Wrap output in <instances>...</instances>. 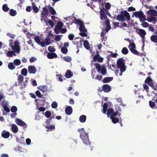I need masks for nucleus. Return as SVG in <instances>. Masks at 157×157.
<instances>
[{
  "label": "nucleus",
  "mask_w": 157,
  "mask_h": 157,
  "mask_svg": "<svg viewBox=\"0 0 157 157\" xmlns=\"http://www.w3.org/2000/svg\"><path fill=\"white\" fill-rule=\"evenodd\" d=\"M78 131L80 134V137L82 140L84 144L86 145L90 144L91 142L89 141L88 134L85 132L84 129L82 128L78 129Z\"/></svg>",
  "instance_id": "obj_1"
},
{
  "label": "nucleus",
  "mask_w": 157,
  "mask_h": 157,
  "mask_svg": "<svg viewBox=\"0 0 157 157\" xmlns=\"http://www.w3.org/2000/svg\"><path fill=\"white\" fill-rule=\"evenodd\" d=\"M116 19L119 21H124L126 20L128 21L130 20V16L126 10H124L121 11L120 14L117 16Z\"/></svg>",
  "instance_id": "obj_2"
},
{
  "label": "nucleus",
  "mask_w": 157,
  "mask_h": 157,
  "mask_svg": "<svg viewBox=\"0 0 157 157\" xmlns=\"http://www.w3.org/2000/svg\"><path fill=\"white\" fill-rule=\"evenodd\" d=\"M125 60L123 58H119L117 62V68L120 69V71H125L126 69V67L125 65Z\"/></svg>",
  "instance_id": "obj_3"
},
{
  "label": "nucleus",
  "mask_w": 157,
  "mask_h": 157,
  "mask_svg": "<svg viewBox=\"0 0 157 157\" xmlns=\"http://www.w3.org/2000/svg\"><path fill=\"white\" fill-rule=\"evenodd\" d=\"M96 69L97 70L98 73H101L102 75H105L107 73V71L105 67L102 66L101 67V65L98 63H95L94 64Z\"/></svg>",
  "instance_id": "obj_4"
},
{
  "label": "nucleus",
  "mask_w": 157,
  "mask_h": 157,
  "mask_svg": "<svg viewBox=\"0 0 157 157\" xmlns=\"http://www.w3.org/2000/svg\"><path fill=\"white\" fill-rule=\"evenodd\" d=\"M79 29L80 32L79 33L80 36L82 37H86L87 36V34L86 33L87 30L85 28L84 24L80 25Z\"/></svg>",
  "instance_id": "obj_5"
},
{
  "label": "nucleus",
  "mask_w": 157,
  "mask_h": 157,
  "mask_svg": "<svg viewBox=\"0 0 157 157\" xmlns=\"http://www.w3.org/2000/svg\"><path fill=\"white\" fill-rule=\"evenodd\" d=\"M18 43V40H16L14 42V45H13L11 47L12 49L17 54H19L20 51V48Z\"/></svg>",
  "instance_id": "obj_6"
},
{
  "label": "nucleus",
  "mask_w": 157,
  "mask_h": 157,
  "mask_svg": "<svg viewBox=\"0 0 157 157\" xmlns=\"http://www.w3.org/2000/svg\"><path fill=\"white\" fill-rule=\"evenodd\" d=\"M63 25V23L61 21H58L57 25H56L54 28V31L56 34L60 33V30L62 28Z\"/></svg>",
  "instance_id": "obj_7"
},
{
  "label": "nucleus",
  "mask_w": 157,
  "mask_h": 157,
  "mask_svg": "<svg viewBox=\"0 0 157 157\" xmlns=\"http://www.w3.org/2000/svg\"><path fill=\"white\" fill-rule=\"evenodd\" d=\"M15 121L17 125L23 127V128H27V124L21 120L16 118L15 119Z\"/></svg>",
  "instance_id": "obj_8"
},
{
  "label": "nucleus",
  "mask_w": 157,
  "mask_h": 157,
  "mask_svg": "<svg viewBox=\"0 0 157 157\" xmlns=\"http://www.w3.org/2000/svg\"><path fill=\"white\" fill-rule=\"evenodd\" d=\"M41 37L40 36H36L34 38L35 41L39 45L42 47L45 46V43L44 41H40Z\"/></svg>",
  "instance_id": "obj_9"
},
{
  "label": "nucleus",
  "mask_w": 157,
  "mask_h": 157,
  "mask_svg": "<svg viewBox=\"0 0 157 157\" xmlns=\"http://www.w3.org/2000/svg\"><path fill=\"white\" fill-rule=\"evenodd\" d=\"M37 88L41 92L42 94L46 93L48 90V87L45 85L37 86Z\"/></svg>",
  "instance_id": "obj_10"
},
{
  "label": "nucleus",
  "mask_w": 157,
  "mask_h": 157,
  "mask_svg": "<svg viewBox=\"0 0 157 157\" xmlns=\"http://www.w3.org/2000/svg\"><path fill=\"white\" fill-rule=\"evenodd\" d=\"M28 71L30 74H35L37 71L36 67L32 65L29 66L28 67Z\"/></svg>",
  "instance_id": "obj_11"
},
{
  "label": "nucleus",
  "mask_w": 157,
  "mask_h": 157,
  "mask_svg": "<svg viewBox=\"0 0 157 157\" xmlns=\"http://www.w3.org/2000/svg\"><path fill=\"white\" fill-rule=\"evenodd\" d=\"M100 13L101 16L100 18L101 20H104L108 19L105 11L102 9H100Z\"/></svg>",
  "instance_id": "obj_12"
},
{
  "label": "nucleus",
  "mask_w": 157,
  "mask_h": 157,
  "mask_svg": "<svg viewBox=\"0 0 157 157\" xmlns=\"http://www.w3.org/2000/svg\"><path fill=\"white\" fill-rule=\"evenodd\" d=\"M102 90L104 92L108 93L111 90V87L108 84H105L102 86Z\"/></svg>",
  "instance_id": "obj_13"
},
{
  "label": "nucleus",
  "mask_w": 157,
  "mask_h": 157,
  "mask_svg": "<svg viewBox=\"0 0 157 157\" xmlns=\"http://www.w3.org/2000/svg\"><path fill=\"white\" fill-rule=\"evenodd\" d=\"M48 6H46L43 8L41 14L43 17H45L48 15Z\"/></svg>",
  "instance_id": "obj_14"
},
{
  "label": "nucleus",
  "mask_w": 157,
  "mask_h": 157,
  "mask_svg": "<svg viewBox=\"0 0 157 157\" xmlns=\"http://www.w3.org/2000/svg\"><path fill=\"white\" fill-rule=\"evenodd\" d=\"M136 32L142 37V39L145 38V36L146 34L145 31L141 29H140L136 30Z\"/></svg>",
  "instance_id": "obj_15"
},
{
  "label": "nucleus",
  "mask_w": 157,
  "mask_h": 157,
  "mask_svg": "<svg viewBox=\"0 0 157 157\" xmlns=\"http://www.w3.org/2000/svg\"><path fill=\"white\" fill-rule=\"evenodd\" d=\"M2 136L4 138L7 139L10 136V133L8 131L3 130L1 133Z\"/></svg>",
  "instance_id": "obj_16"
},
{
  "label": "nucleus",
  "mask_w": 157,
  "mask_h": 157,
  "mask_svg": "<svg viewBox=\"0 0 157 157\" xmlns=\"http://www.w3.org/2000/svg\"><path fill=\"white\" fill-rule=\"evenodd\" d=\"M65 113L67 115H71L72 113V108L70 106H68L65 109Z\"/></svg>",
  "instance_id": "obj_17"
},
{
  "label": "nucleus",
  "mask_w": 157,
  "mask_h": 157,
  "mask_svg": "<svg viewBox=\"0 0 157 157\" xmlns=\"http://www.w3.org/2000/svg\"><path fill=\"white\" fill-rule=\"evenodd\" d=\"M47 57L49 59H52L54 58H56L57 56L55 53H48L47 55Z\"/></svg>",
  "instance_id": "obj_18"
},
{
  "label": "nucleus",
  "mask_w": 157,
  "mask_h": 157,
  "mask_svg": "<svg viewBox=\"0 0 157 157\" xmlns=\"http://www.w3.org/2000/svg\"><path fill=\"white\" fill-rule=\"evenodd\" d=\"M147 13L150 15L154 16H157V11L155 10H149L147 11Z\"/></svg>",
  "instance_id": "obj_19"
},
{
  "label": "nucleus",
  "mask_w": 157,
  "mask_h": 157,
  "mask_svg": "<svg viewBox=\"0 0 157 157\" xmlns=\"http://www.w3.org/2000/svg\"><path fill=\"white\" fill-rule=\"evenodd\" d=\"M12 131L14 133H17L18 131V128L17 126L14 124H12L11 127Z\"/></svg>",
  "instance_id": "obj_20"
},
{
  "label": "nucleus",
  "mask_w": 157,
  "mask_h": 157,
  "mask_svg": "<svg viewBox=\"0 0 157 157\" xmlns=\"http://www.w3.org/2000/svg\"><path fill=\"white\" fill-rule=\"evenodd\" d=\"M143 13L141 10L139 11H136L134 13L133 15L136 17H138L139 18L143 14Z\"/></svg>",
  "instance_id": "obj_21"
},
{
  "label": "nucleus",
  "mask_w": 157,
  "mask_h": 157,
  "mask_svg": "<svg viewBox=\"0 0 157 157\" xmlns=\"http://www.w3.org/2000/svg\"><path fill=\"white\" fill-rule=\"evenodd\" d=\"M73 75L72 73L70 70H67L65 75V77L67 78H70Z\"/></svg>",
  "instance_id": "obj_22"
},
{
  "label": "nucleus",
  "mask_w": 157,
  "mask_h": 157,
  "mask_svg": "<svg viewBox=\"0 0 157 157\" xmlns=\"http://www.w3.org/2000/svg\"><path fill=\"white\" fill-rule=\"evenodd\" d=\"M32 6L33 12L34 13H36L39 11V9L36 6V4L34 2L32 3Z\"/></svg>",
  "instance_id": "obj_23"
},
{
  "label": "nucleus",
  "mask_w": 157,
  "mask_h": 157,
  "mask_svg": "<svg viewBox=\"0 0 157 157\" xmlns=\"http://www.w3.org/2000/svg\"><path fill=\"white\" fill-rule=\"evenodd\" d=\"M130 51L133 54L138 56H141L142 55H143V53H140L138 51H137L135 49H130Z\"/></svg>",
  "instance_id": "obj_24"
},
{
  "label": "nucleus",
  "mask_w": 157,
  "mask_h": 157,
  "mask_svg": "<svg viewBox=\"0 0 157 157\" xmlns=\"http://www.w3.org/2000/svg\"><path fill=\"white\" fill-rule=\"evenodd\" d=\"M113 79V78L112 77H106L103 79L102 82L104 83H108L111 82Z\"/></svg>",
  "instance_id": "obj_25"
},
{
  "label": "nucleus",
  "mask_w": 157,
  "mask_h": 157,
  "mask_svg": "<svg viewBox=\"0 0 157 157\" xmlns=\"http://www.w3.org/2000/svg\"><path fill=\"white\" fill-rule=\"evenodd\" d=\"M151 41L154 43H157V35H153L150 37Z\"/></svg>",
  "instance_id": "obj_26"
},
{
  "label": "nucleus",
  "mask_w": 157,
  "mask_h": 157,
  "mask_svg": "<svg viewBox=\"0 0 157 157\" xmlns=\"http://www.w3.org/2000/svg\"><path fill=\"white\" fill-rule=\"evenodd\" d=\"M48 8L50 13L53 15H56V12L54 9L50 6H48Z\"/></svg>",
  "instance_id": "obj_27"
},
{
  "label": "nucleus",
  "mask_w": 157,
  "mask_h": 157,
  "mask_svg": "<svg viewBox=\"0 0 157 157\" xmlns=\"http://www.w3.org/2000/svg\"><path fill=\"white\" fill-rule=\"evenodd\" d=\"M86 117L85 115H82L79 117V120L80 122L84 123L86 121Z\"/></svg>",
  "instance_id": "obj_28"
},
{
  "label": "nucleus",
  "mask_w": 157,
  "mask_h": 157,
  "mask_svg": "<svg viewBox=\"0 0 157 157\" xmlns=\"http://www.w3.org/2000/svg\"><path fill=\"white\" fill-rule=\"evenodd\" d=\"M74 18H75V20L74 21V23L77 25H80L83 24V22L80 19H77L75 17H74Z\"/></svg>",
  "instance_id": "obj_29"
},
{
  "label": "nucleus",
  "mask_w": 157,
  "mask_h": 157,
  "mask_svg": "<svg viewBox=\"0 0 157 157\" xmlns=\"http://www.w3.org/2000/svg\"><path fill=\"white\" fill-rule=\"evenodd\" d=\"M107 108H108V105L106 103H105L103 105V110L102 111V112L104 114H105L106 113V111H107Z\"/></svg>",
  "instance_id": "obj_30"
},
{
  "label": "nucleus",
  "mask_w": 157,
  "mask_h": 157,
  "mask_svg": "<svg viewBox=\"0 0 157 157\" xmlns=\"http://www.w3.org/2000/svg\"><path fill=\"white\" fill-rule=\"evenodd\" d=\"M100 57L101 56H100L98 51L97 50L96 51V55L94 56L93 58V61L94 62L97 61V59Z\"/></svg>",
  "instance_id": "obj_31"
},
{
  "label": "nucleus",
  "mask_w": 157,
  "mask_h": 157,
  "mask_svg": "<svg viewBox=\"0 0 157 157\" xmlns=\"http://www.w3.org/2000/svg\"><path fill=\"white\" fill-rule=\"evenodd\" d=\"M83 45L84 47L86 49H88L90 48V45L88 41L87 40H85L83 42Z\"/></svg>",
  "instance_id": "obj_32"
},
{
  "label": "nucleus",
  "mask_w": 157,
  "mask_h": 157,
  "mask_svg": "<svg viewBox=\"0 0 157 157\" xmlns=\"http://www.w3.org/2000/svg\"><path fill=\"white\" fill-rule=\"evenodd\" d=\"M13 63L12 62L8 64V68L11 70L14 69L15 68V65H14Z\"/></svg>",
  "instance_id": "obj_33"
},
{
  "label": "nucleus",
  "mask_w": 157,
  "mask_h": 157,
  "mask_svg": "<svg viewBox=\"0 0 157 157\" xmlns=\"http://www.w3.org/2000/svg\"><path fill=\"white\" fill-rule=\"evenodd\" d=\"M16 141L19 144H22L24 142V138L21 137L20 138H17Z\"/></svg>",
  "instance_id": "obj_34"
},
{
  "label": "nucleus",
  "mask_w": 157,
  "mask_h": 157,
  "mask_svg": "<svg viewBox=\"0 0 157 157\" xmlns=\"http://www.w3.org/2000/svg\"><path fill=\"white\" fill-rule=\"evenodd\" d=\"M10 15L12 16H14L17 14L16 11L13 9L10 10V11L9 12Z\"/></svg>",
  "instance_id": "obj_35"
},
{
  "label": "nucleus",
  "mask_w": 157,
  "mask_h": 157,
  "mask_svg": "<svg viewBox=\"0 0 157 157\" xmlns=\"http://www.w3.org/2000/svg\"><path fill=\"white\" fill-rule=\"evenodd\" d=\"M13 63L15 65L18 66L21 64V61L19 59H16L13 60Z\"/></svg>",
  "instance_id": "obj_36"
},
{
  "label": "nucleus",
  "mask_w": 157,
  "mask_h": 157,
  "mask_svg": "<svg viewBox=\"0 0 157 157\" xmlns=\"http://www.w3.org/2000/svg\"><path fill=\"white\" fill-rule=\"evenodd\" d=\"M121 115L120 113H118V112H117L116 111L115 112H113L112 115L110 116V117H115L117 115H118V116H120Z\"/></svg>",
  "instance_id": "obj_37"
},
{
  "label": "nucleus",
  "mask_w": 157,
  "mask_h": 157,
  "mask_svg": "<svg viewBox=\"0 0 157 157\" xmlns=\"http://www.w3.org/2000/svg\"><path fill=\"white\" fill-rule=\"evenodd\" d=\"M7 56L9 57H12L13 55L15 56V53L12 51H8L6 53Z\"/></svg>",
  "instance_id": "obj_38"
},
{
  "label": "nucleus",
  "mask_w": 157,
  "mask_h": 157,
  "mask_svg": "<svg viewBox=\"0 0 157 157\" xmlns=\"http://www.w3.org/2000/svg\"><path fill=\"white\" fill-rule=\"evenodd\" d=\"M21 73L22 75L24 76H26L28 73L27 69L25 68L22 69L21 71Z\"/></svg>",
  "instance_id": "obj_39"
},
{
  "label": "nucleus",
  "mask_w": 157,
  "mask_h": 157,
  "mask_svg": "<svg viewBox=\"0 0 157 157\" xmlns=\"http://www.w3.org/2000/svg\"><path fill=\"white\" fill-rule=\"evenodd\" d=\"M2 9L5 12L8 11L9 10V8L6 4H4L2 6Z\"/></svg>",
  "instance_id": "obj_40"
},
{
  "label": "nucleus",
  "mask_w": 157,
  "mask_h": 157,
  "mask_svg": "<svg viewBox=\"0 0 157 157\" xmlns=\"http://www.w3.org/2000/svg\"><path fill=\"white\" fill-rule=\"evenodd\" d=\"M23 79L24 77L22 75H20L18 76L17 79L19 83H22L23 82Z\"/></svg>",
  "instance_id": "obj_41"
},
{
  "label": "nucleus",
  "mask_w": 157,
  "mask_h": 157,
  "mask_svg": "<svg viewBox=\"0 0 157 157\" xmlns=\"http://www.w3.org/2000/svg\"><path fill=\"white\" fill-rule=\"evenodd\" d=\"M147 21L149 22L153 21L156 22V18L155 17H150L147 18Z\"/></svg>",
  "instance_id": "obj_42"
},
{
  "label": "nucleus",
  "mask_w": 157,
  "mask_h": 157,
  "mask_svg": "<svg viewBox=\"0 0 157 157\" xmlns=\"http://www.w3.org/2000/svg\"><path fill=\"white\" fill-rule=\"evenodd\" d=\"M110 119H111L112 122L114 124H116L117 122H118L119 121V118L117 117H110Z\"/></svg>",
  "instance_id": "obj_43"
},
{
  "label": "nucleus",
  "mask_w": 157,
  "mask_h": 157,
  "mask_svg": "<svg viewBox=\"0 0 157 157\" xmlns=\"http://www.w3.org/2000/svg\"><path fill=\"white\" fill-rule=\"evenodd\" d=\"M128 48L130 50L131 49H134L136 48V46L134 42L130 43L128 46Z\"/></svg>",
  "instance_id": "obj_44"
},
{
  "label": "nucleus",
  "mask_w": 157,
  "mask_h": 157,
  "mask_svg": "<svg viewBox=\"0 0 157 157\" xmlns=\"http://www.w3.org/2000/svg\"><path fill=\"white\" fill-rule=\"evenodd\" d=\"M155 101H149V105L150 107L153 109L155 106L156 104Z\"/></svg>",
  "instance_id": "obj_45"
},
{
  "label": "nucleus",
  "mask_w": 157,
  "mask_h": 157,
  "mask_svg": "<svg viewBox=\"0 0 157 157\" xmlns=\"http://www.w3.org/2000/svg\"><path fill=\"white\" fill-rule=\"evenodd\" d=\"M113 111L112 108H109L107 110V114L108 116L112 115Z\"/></svg>",
  "instance_id": "obj_46"
},
{
  "label": "nucleus",
  "mask_w": 157,
  "mask_h": 157,
  "mask_svg": "<svg viewBox=\"0 0 157 157\" xmlns=\"http://www.w3.org/2000/svg\"><path fill=\"white\" fill-rule=\"evenodd\" d=\"M63 59L67 62H70L71 60V58L69 56H65L63 57Z\"/></svg>",
  "instance_id": "obj_47"
},
{
  "label": "nucleus",
  "mask_w": 157,
  "mask_h": 157,
  "mask_svg": "<svg viewBox=\"0 0 157 157\" xmlns=\"http://www.w3.org/2000/svg\"><path fill=\"white\" fill-rule=\"evenodd\" d=\"M63 35H55V40L56 41H59L61 39V36H63Z\"/></svg>",
  "instance_id": "obj_48"
},
{
  "label": "nucleus",
  "mask_w": 157,
  "mask_h": 157,
  "mask_svg": "<svg viewBox=\"0 0 157 157\" xmlns=\"http://www.w3.org/2000/svg\"><path fill=\"white\" fill-rule=\"evenodd\" d=\"M128 50L126 47L124 48L122 50L121 52L124 54L126 55L128 53Z\"/></svg>",
  "instance_id": "obj_49"
},
{
  "label": "nucleus",
  "mask_w": 157,
  "mask_h": 157,
  "mask_svg": "<svg viewBox=\"0 0 157 157\" xmlns=\"http://www.w3.org/2000/svg\"><path fill=\"white\" fill-rule=\"evenodd\" d=\"M35 94H36V96H37L39 98H42V96H44V94H41L40 92L38 90H37Z\"/></svg>",
  "instance_id": "obj_50"
},
{
  "label": "nucleus",
  "mask_w": 157,
  "mask_h": 157,
  "mask_svg": "<svg viewBox=\"0 0 157 157\" xmlns=\"http://www.w3.org/2000/svg\"><path fill=\"white\" fill-rule=\"evenodd\" d=\"M61 52L63 54H66L68 52L67 49L65 47H62L61 49Z\"/></svg>",
  "instance_id": "obj_51"
},
{
  "label": "nucleus",
  "mask_w": 157,
  "mask_h": 157,
  "mask_svg": "<svg viewBox=\"0 0 157 157\" xmlns=\"http://www.w3.org/2000/svg\"><path fill=\"white\" fill-rule=\"evenodd\" d=\"M139 20L141 22H143L146 20V18L144 14L142 15V16L139 18Z\"/></svg>",
  "instance_id": "obj_52"
},
{
  "label": "nucleus",
  "mask_w": 157,
  "mask_h": 157,
  "mask_svg": "<svg viewBox=\"0 0 157 157\" xmlns=\"http://www.w3.org/2000/svg\"><path fill=\"white\" fill-rule=\"evenodd\" d=\"M141 25L144 27L147 28L150 25L147 22L144 21L142 22Z\"/></svg>",
  "instance_id": "obj_53"
},
{
  "label": "nucleus",
  "mask_w": 157,
  "mask_h": 157,
  "mask_svg": "<svg viewBox=\"0 0 157 157\" xmlns=\"http://www.w3.org/2000/svg\"><path fill=\"white\" fill-rule=\"evenodd\" d=\"M152 80V79L150 77H148L146 78L144 82L146 84H149V83L151 82Z\"/></svg>",
  "instance_id": "obj_54"
},
{
  "label": "nucleus",
  "mask_w": 157,
  "mask_h": 157,
  "mask_svg": "<svg viewBox=\"0 0 157 157\" xmlns=\"http://www.w3.org/2000/svg\"><path fill=\"white\" fill-rule=\"evenodd\" d=\"M10 110L12 112L16 113L17 111V108L16 106H13L11 107Z\"/></svg>",
  "instance_id": "obj_55"
},
{
  "label": "nucleus",
  "mask_w": 157,
  "mask_h": 157,
  "mask_svg": "<svg viewBox=\"0 0 157 157\" xmlns=\"http://www.w3.org/2000/svg\"><path fill=\"white\" fill-rule=\"evenodd\" d=\"M48 51L51 52H54L56 51V49L52 46H49L48 47Z\"/></svg>",
  "instance_id": "obj_56"
},
{
  "label": "nucleus",
  "mask_w": 157,
  "mask_h": 157,
  "mask_svg": "<svg viewBox=\"0 0 157 157\" xmlns=\"http://www.w3.org/2000/svg\"><path fill=\"white\" fill-rule=\"evenodd\" d=\"M51 112L48 111H46L45 113V116L47 118L50 117H51Z\"/></svg>",
  "instance_id": "obj_57"
},
{
  "label": "nucleus",
  "mask_w": 157,
  "mask_h": 157,
  "mask_svg": "<svg viewBox=\"0 0 157 157\" xmlns=\"http://www.w3.org/2000/svg\"><path fill=\"white\" fill-rule=\"evenodd\" d=\"M111 7V5L108 2L106 3L105 5V9L106 10H109L110 8Z\"/></svg>",
  "instance_id": "obj_58"
},
{
  "label": "nucleus",
  "mask_w": 157,
  "mask_h": 157,
  "mask_svg": "<svg viewBox=\"0 0 157 157\" xmlns=\"http://www.w3.org/2000/svg\"><path fill=\"white\" fill-rule=\"evenodd\" d=\"M44 43L45 44H46V45H48L50 44L49 38H47L45 39Z\"/></svg>",
  "instance_id": "obj_59"
},
{
  "label": "nucleus",
  "mask_w": 157,
  "mask_h": 157,
  "mask_svg": "<svg viewBox=\"0 0 157 157\" xmlns=\"http://www.w3.org/2000/svg\"><path fill=\"white\" fill-rule=\"evenodd\" d=\"M45 128L48 129H51V130H54L55 128V127L54 125H52L50 126L47 125L45 126Z\"/></svg>",
  "instance_id": "obj_60"
},
{
  "label": "nucleus",
  "mask_w": 157,
  "mask_h": 157,
  "mask_svg": "<svg viewBox=\"0 0 157 157\" xmlns=\"http://www.w3.org/2000/svg\"><path fill=\"white\" fill-rule=\"evenodd\" d=\"M58 104L56 101L53 102L51 105L52 107L54 109H55L57 107Z\"/></svg>",
  "instance_id": "obj_61"
},
{
  "label": "nucleus",
  "mask_w": 157,
  "mask_h": 157,
  "mask_svg": "<svg viewBox=\"0 0 157 157\" xmlns=\"http://www.w3.org/2000/svg\"><path fill=\"white\" fill-rule=\"evenodd\" d=\"M67 30L66 28H61L60 30V33H61L62 34L64 33L67 32Z\"/></svg>",
  "instance_id": "obj_62"
},
{
  "label": "nucleus",
  "mask_w": 157,
  "mask_h": 157,
  "mask_svg": "<svg viewBox=\"0 0 157 157\" xmlns=\"http://www.w3.org/2000/svg\"><path fill=\"white\" fill-rule=\"evenodd\" d=\"M68 37L69 39L71 40H73L74 37V35L72 34H70L69 35Z\"/></svg>",
  "instance_id": "obj_63"
},
{
  "label": "nucleus",
  "mask_w": 157,
  "mask_h": 157,
  "mask_svg": "<svg viewBox=\"0 0 157 157\" xmlns=\"http://www.w3.org/2000/svg\"><path fill=\"white\" fill-rule=\"evenodd\" d=\"M36 60V58L34 57H32L30 58L29 61L31 63L34 62Z\"/></svg>",
  "instance_id": "obj_64"
}]
</instances>
